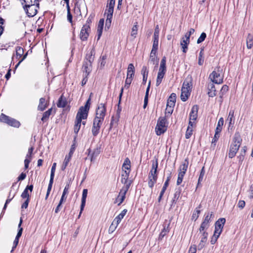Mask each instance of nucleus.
<instances>
[{"instance_id": "2", "label": "nucleus", "mask_w": 253, "mask_h": 253, "mask_svg": "<svg viewBox=\"0 0 253 253\" xmlns=\"http://www.w3.org/2000/svg\"><path fill=\"white\" fill-rule=\"evenodd\" d=\"M192 86V78L191 76H188L184 80L181 88L180 95L181 99L183 101L187 100L190 94Z\"/></svg>"}, {"instance_id": "55", "label": "nucleus", "mask_w": 253, "mask_h": 253, "mask_svg": "<svg viewBox=\"0 0 253 253\" xmlns=\"http://www.w3.org/2000/svg\"><path fill=\"white\" fill-rule=\"evenodd\" d=\"M206 36H207V35L205 33H204V32L202 33L197 40V43L199 44V43H200L202 42H203L205 40Z\"/></svg>"}, {"instance_id": "31", "label": "nucleus", "mask_w": 253, "mask_h": 253, "mask_svg": "<svg viewBox=\"0 0 253 253\" xmlns=\"http://www.w3.org/2000/svg\"><path fill=\"white\" fill-rule=\"evenodd\" d=\"M158 176H152V175H148V186L150 188H152L155 183L156 182L157 180Z\"/></svg>"}, {"instance_id": "52", "label": "nucleus", "mask_w": 253, "mask_h": 253, "mask_svg": "<svg viewBox=\"0 0 253 253\" xmlns=\"http://www.w3.org/2000/svg\"><path fill=\"white\" fill-rule=\"evenodd\" d=\"M185 174L182 172H179L178 175V178L176 182V184L177 185H180L182 182L183 178Z\"/></svg>"}, {"instance_id": "16", "label": "nucleus", "mask_w": 253, "mask_h": 253, "mask_svg": "<svg viewBox=\"0 0 253 253\" xmlns=\"http://www.w3.org/2000/svg\"><path fill=\"white\" fill-rule=\"evenodd\" d=\"M129 175V171H122L121 174V182L124 184V186H128V189L129 188V187L131 184V181L130 180L128 181V178Z\"/></svg>"}, {"instance_id": "22", "label": "nucleus", "mask_w": 253, "mask_h": 253, "mask_svg": "<svg viewBox=\"0 0 253 253\" xmlns=\"http://www.w3.org/2000/svg\"><path fill=\"white\" fill-rule=\"evenodd\" d=\"M88 155H90V161L93 162L94 161L96 158L98 156V155L100 153V148H97L95 149L92 153H91V150L89 149H88Z\"/></svg>"}, {"instance_id": "37", "label": "nucleus", "mask_w": 253, "mask_h": 253, "mask_svg": "<svg viewBox=\"0 0 253 253\" xmlns=\"http://www.w3.org/2000/svg\"><path fill=\"white\" fill-rule=\"evenodd\" d=\"M155 130L157 135H160L161 134L164 133L166 131V127L164 126L161 127L160 126L157 125Z\"/></svg>"}, {"instance_id": "13", "label": "nucleus", "mask_w": 253, "mask_h": 253, "mask_svg": "<svg viewBox=\"0 0 253 253\" xmlns=\"http://www.w3.org/2000/svg\"><path fill=\"white\" fill-rule=\"evenodd\" d=\"M225 223V219L224 218H219L215 223V230L214 232L220 235Z\"/></svg>"}, {"instance_id": "56", "label": "nucleus", "mask_w": 253, "mask_h": 253, "mask_svg": "<svg viewBox=\"0 0 253 253\" xmlns=\"http://www.w3.org/2000/svg\"><path fill=\"white\" fill-rule=\"evenodd\" d=\"M137 25L136 24L134 25L131 29V36L135 37L136 35L137 34Z\"/></svg>"}, {"instance_id": "64", "label": "nucleus", "mask_w": 253, "mask_h": 253, "mask_svg": "<svg viewBox=\"0 0 253 253\" xmlns=\"http://www.w3.org/2000/svg\"><path fill=\"white\" fill-rule=\"evenodd\" d=\"M168 232V230L165 228L161 231L159 235V239H162Z\"/></svg>"}, {"instance_id": "34", "label": "nucleus", "mask_w": 253, "mask_h": 253, "mask_svg": "<svg viewBox=\"0 0 253 253\" xmlns=\"http://www.w3.org/2000/svg\"><path fill=\"white\" fill-rule=\"evenodd\" d=\"M150 85H151V81H150L148 83V86L146 89L145 95V97H144V105H143L144 108H146V107L148 104V93H149V89L150 88Z\"/></svg>"}, {"instance_id": "43", "label": "nucleus", "mask_w": 253, "mask_h": 253, "mask_svg": "<svg viewBox=\"0 0 253 253\" xmlns=\"http://www.w3.org/2000/svg\"><path fill=\"white\" fill-rule=\"evenodd\" d=\"M213 218V215L212 214V212H209L205 215V217L204 219V221H206V222L210 223V222L211 220V219Z\"/></svg>"}, {"instance_id": "35", "label": "nucleus", "mask_w": 253, "mask_h": 253, "mask_svg": "<svg viewBox=\"0 0 253 253\" xmlns=\"http://www.w3.org/2000/svg\"><path fill=\"white\" fill-rule=\"evenodd\" d=\"M126 210H124L117 217L115 218L114 220H115V221L117 222V223H118L119 224L121 220L124 218V217L126 215Z\"/></svg>"}, {"instance_id": "45", "label": "nucleus", "mask_w": 253, "mask_h": 253, "mask_svg": "<svg viewBox=\"0 0 253 253\" xmlns=\"http://www.w3.org/2000/svg\"><path fill=\"white\" fill-rule=\"evenodd\" d=\"M51 112H52V108H50V109H48L47 111H46V112H45L43 114L42 117V121H46L49 118V116L50 115V114L51 113Z\"/></svg>"}, {"instance_id": "57", "label": "nucleus", "mask_w": 253, "mask_h": 253, "mask_svg": "<svg viewBox=\"0 0 253 253\" xmlns=\"http://www.w3.org/2000/svg\"><path fill=\"white\" fill-rule=\"evenodd\" d=\"M74 13L76 15L82 16V12L81 11V6L80 5H76L74 8Z\"/></svg>"}, {"instance_id": "8", "label": "nucleus", "mask_w": 253, "mask_h": 253, "mask_svg": "<svg viewBox=\"0 0 253 253\" xmlns=\"http://www.w3.org/2000/svg\"><path fill=\"white\" fill-rule=\"evenodd\" d=\"M103 122V120L96 118L94 119L93 126L91 129V131L93 136H95L99 133L101 126Z\"/></svg>"}, {"instance_id": "14", "label": "nucleus", "mask_w": 253, "mask_h": 253, "mask_svg": "<svg viewBox=\"0 0 253 253\" xmlns=\"http://www.w3.org/2000/svg\"><path fill=\"white\" fill-rule=\"evenodd\" d=\"M210 78L212 83L220 84L222 83V77L219 73L213 71L210 75Z\"/></svg>"}, {"instance_id": "36", "label": "nucleus", "mask_w": 253, "mask_h": 253, "mask_svg": "<svg viewBox=\"0 0 253 253\" xmlns=\"http://www.w3.org/2000/svg\"><path fill=\"white\" fill-rule=\"evenodd\" d=\"M210 226V223L206 222V221H203L199 229V232H207V230Z\"/></svg>"}, {"instance_id": "17", "label": "nucleus", "mask_w": 253, "mask_h": 253, "mask_svg": "<svg viewBox=\"0 0 253 253\" xmlns=\"http://www.w3.org/2000/svg\"><path fill=\"white\" fill-rule=\"evenodd\" d=\"M190 43V38L184 35L180 40V45L181 46L182 51L184 53L187 52L188 45Z\"/></svg>"}, {"instance_id": "61", "label": "nucleus", "mask_w": 253, "mask_h": 253, "mask_svg": "<svg viewBox=\"0 0 253 253\" xmlns=\"http://www.w3.org/2000/svg\"><path fill=\"white\" fill-rule=\"evenodd\" d=\"M112 18L106 17L105 28L109 29L111 26Z\"/></svg>"}, {"instance_id": "21", "label": "nucleus", "mask_w": 253, "mask_h": 253, "mask_svg": "<svg viewBox=\"0 0 253 253\" xmlns=\"http://www.w3.org/2000/svg\"><path fill=\"white\" fill-rule=\"evenodd\" d=\"M208 92L209 97H213L216 95V90L213 83H209L208 85Z\"/></svg>"}, {"instance_id": "48", "label": "nucleus", "mask_w": 253, "mask_h": 253, "mask_svg": "<svg viewBox=\"0 0 253 253\" xmlns=\"http://www.w3.org/2000/svg\"><path fill=\"white\" fill-rule=\"evenodd\" d=\"M180 192L179 191H176L175 192L173 196V198L172 200V204L171 206H172L173 204L176 203V201L178 199L179 196H180Z\"/></svg>"}, {"instance_id": "5", "label": "nucleus", "mask_w": 253, "mask_h": 253, "mask_svg": "<svg viewBox=\"0 0 253 253\" xmlns=\"http://www.w3.org/2000/svg\"><path fill=\"white\" fill-rule=\"evenodd\" d=\"M39 1L33 4L23 6L24 9L29 17H33L36 15L39 9Z\"/></svg>"}, {"instance_id": "32", "label": "nucleus", "mask_w": 253, "mask_h": 253, "mask_svg": "<svg viewBox=\"0 0 253 253\" xmlns=\"http://www.w3.org/2000/svg\"><path fill=\"white\" fill-rule=\"evenodd\" d=\"M46 102L45 99L44 98H41L40 99L39 104L38 105V109L40 111H43L46 108Z\"/></svg>"}, {"instance_id": "28", "label": "nucleus", "mask_w": 253, "mask_h": 253, "mask_svg": "<svg viewBox=\"0 0 253 253\" xmlns=\"http://www.w3.org/2000/svg\"><path fill=\"white\" fill-rule=\"evenodd\" d=\"M176 95L175 93H172V94H171L170 96L169 97L168 100V106H174L176 101Z\"/></svg>"}, {"instance_id": "11", "label": "nucleus", "mask_w": 253, "mask_h": 253, "mask_svg": "<svg viewBox=\"0 0 253 253\" xmlns=\"http://www.w3.org/2000/svg\"><path fill=\"white\" fill-rule=\"evenodd\" d=\"M128 185L126 186H123L121 190H120V192L119 194V195L118 197L116 199V203H118V205H120L124 201L125 197H126V194L128 191Z\"/></svg>"}, {"instance_id": "24", "label": "nucleus", "mask_w": 253, "mask_h": 253, "mask_svg": "<svg viewBox=\"0 0 253 253\" xmlns=\"http://www.w3.org/2000/svg\"><path fill=\"white\" fill-rule=\"evenodd\" d=\"M193 126L194 122H189V125L185 133V138L186 139H189L192 135Z\"/></svg>"}, {"instance_id": "27", "label": "nucleus", "mask_w": 253, "mask_h": 253, "mask_svg": "<svg viewBox=\"0 0 253 253\" xmlns=\"http://www.w3.org/2000/svg\"><path fill=\"white\" fill-rule=\"evenodd\" d=\"M247 47L251 49L253 47V34H249L246 39Z\"/></svg>"}, {"instance_id": "40", "label": "nucleus", "mask_w": 253, "mask_h": 253, "mask_svg": "<svg viewBox=\"0 0 253 253\" xmlns=\"http://www.w3.org/2000/svg\"><path fill=\"white\" fill-rule=\"evenodd\" d=\"M246 152V147H244L243 148H242V149H241V150L240 151V154L238 157V158L239 159V161L240 162L242 163L243 161Z\"/></svg>"}, {"instance_id": "30", "label": "nucleus", "mask_w": 253, "mask_h": 253, "mask_svg": "<svg viewBox=\"0 0 253 253\" xmlns=\"http://www.w3.org/2000/svg\"><path fill=\"white\" fill-rule=\"evenodd\" d=\"M189 162L187 159H185L183 163L180 166L179 172L185 174L187 171Z\"/></svg>"}, {"instance_id": "51", "label": "nucleus", "mask_w": 253, "mask_h": 253, "mask_svg": "<svg viewBox=\"0 0 253 253\" xmlns=\"http://www.w3.org/2000/svg\"><path fill=\"white\" fill-rule=\"evenodd\" d=\"M205 173V168H204V167H203L201 170L200 174V175L199 177L198 185H197L198 186L199 185L200 182L203 180Z\"/></svg>"}, {"instance_id": "26", "label": "nucleus", "mask_w": 253, "mask_h": 253, "mask_svg": "<svg viewBox=\"0 0 253 253\" xmlns=\"http://www.w3.org/2000/svg\"><path fill=\"white\" fill-rule=\"evenodd\" d=\"M104 19H100V20L98 22V24L97 30V35H98V38H97L98 40L100 39V38L102 35L103 25H104Z\"/></svg>"}, {"instance_id": "7", "label": "nucleus", "mask_w": 253, "mask_h": 253, "mask_svg": "<svg viewBox=\"0 0 253 253\" xmlns=\"http://www.w3.org/2000/svg\"><path fill=\"white\" fill-rule=\"evenodd\" d=\"M200 242L198 245L199 250L203 249L207 243L208 233L207 232H199Z\"/></svg>"}, {"instance_id": "53", "label": "nucleus", "mask_w": 253, "mask_h": 253, "mask_svg": "<svg viewBox=\"0 0 253 253\" xmlns=\"http://www.w3.org/2000/svg\"><path fill=\"white\" fill-rule=\"evenodd\" d=\"M220 235H218V233H216L215 232H214V234L211 239V243L212 245L214 244L218 237H219Z\"/></svg>"}, {"instance_id": "6", "label": "nucleus", "mask_w": 253, "mask_h": 253, "mask_svg": "<svg viewBox=\"0 0 253 253\" xmlns=\"http://www.w3.org/2000/svg\"><path fill=\"white\" fill-rule=\"evenodd\" d=\"M106 109L104 104L100 103L96 110L95 118L104 120L106 115Z\"/></svg>"}, {"instance_id": "39", "label": "nucleus", "mask_w": 253, "mask_h": 253, "mask_svg": "<svg viewBox=\"0 0 253 253\" xmlns=\"http://www.w3.org/2000/svg\"><path fill=\"white\" fill-rule=\"evenodd\" d=\"M234 111L230 110L227 118V121H229V125H232L234 123Z\"/></svg>"}, {"instance_id": "3", "label": "nucleus", "mask_w": 253, "mask_h": 253, "mask_svg": "<svg viewBox=\"0 0 253 253\" xmlns=\"http://www.w3.org/2000/svg\"><path fill=\"white\" fill-rule=\"evenodd\" d=\"M242 142V139L238 133H236L233 138V142L230 146L228 156L230 158L234 157L238 152Z\"/></svg>"}, {"instance_id": "54", "label": "nucleus", "mask_w": 253, "mask_h": 253, "mask_svg": "<svg viewBox=\"0 0 253 253\" xmlns=\"http://www.w3.org/2000/svg\"><path fill=\"white\" fill-rule=\"evenodd\" d=\"M68 189H69L68 186H66L64 189V191H63V194H62V195L61 196L60 201L63 202V201L66 199V197H65V195L68 193Z\"/></svg>"}, {"instance_id": "1", "label": "nucleus", "mask_w": 253, "mask_h": 253, "mask_svg": "<svg viewBox=\"0 0 253 253\" xmlns=\"http://www.w3.org/2000/svg\"><path fill=\"white\" fill-rule=\"evenodd\" d=\"M90 98H89L84 106H81L77 114L74 129V132L76 134L78 133L81 128L82 120L86 119L87 118L90 105Z\"/></svg>"}, {"instance_id": "18", "label": "nucleus", "mask_w": 253, "mask_h": 253, "mask_svg": "<svg viewBox=\"0 0 253 253\" xmlns=\"http://www.w3.org/2000/svg\"><path fill=\"white\" fill-rule=\"evenodd\" d=\"M198 106L194 105L189 115V122H194L197 119L198 116Z\"/></svg>"}, {"instance_id": "15", "label": "nucleus", "mask_w": 253, "mask_h": 253, "mask_svg": "<svg viewBox=\"0 0 253 253\" xmlns=\"http://www.w3.org/2000/svg\"><path fill=\"white\" fill-rule=\"evenodd\" d=\"M22 222V220L21 219L20 222L18 224V232L17 234L15 237V239L13 242V246L12 247V249L11 252H12L14 251V250L16 248V247L17 246L18 242H19V239L21 236L22 231H23V228L22 227H21Z\"/></svg>"}, {"instance_id": "9", "label": "nucleus", "mask_w": 253, "mask_h": 253, "mask_svg": "<svg viewBox=\"0 0 253 253\" xmlns=\"http://www.w3.org/2000/svg\"><path fill=\"white\" fill-rule=\"evenodd\" d=\"M115 4V0H110L108 2L105 11V14L106 15V17H113Z\"/></svg>"}, {"instance_id": "49", "label": "nucleus", "mask_w": 253, "mask_h": 253, "mask_svg": "<svg viewBox=\"0 0 253 253\" xmlns=\"http://www.w3.org/2000/svg\"><path fill=\"white\" fill-rule=\"evenodd\" d=\"M166 118L165 117H161L159 119L157 125L160 126L161 127H166Z\"/></svg>"}, {"instance_id": "42", "label": "nucleus", "mask_w": 253, "mask_h": 253, "mask_svg": "<svg viewBox=\"0 0 253 253\" xmlns=\"http://www.w3.org/2000/svg\"><path fill=\"white\" fill-rule=\"evenodd\" d=\"M21 4L23 6H27V5L33 4L34 2H37L39 0H19Z\"/></svg>"}, {"instance_id": "63", "label": "nucleus", "mask_w": 253, "mask_h": 253, "mask_svg": "<svg viewBox=\"0 0 253 253\" xmlns=\"http://www.w3.org/2000/svg\"><path fill=\"white\" fill-rule=\"evenodd\" d=\"M149 73L148 69L147 67L143 66L141 70V74L143 76H148Z\"/></svg>"}, {"instance_id": "58", "label": "nucleus", "mask_w": 253, "mask_h": 253, "mask_svg": "<svg viewBox=\"0 0 253 253\" xmlns=\"http://www.w3.org/2000/svg\"><path fill=\"white\" fill-rule=\"evenodd\" d=\"M56 163H54L53 164L51 169V174H50V178H54V173L56 169Z\"/></svg>"}, {"instance_id": "47", "label": "nucleus", "mask_w": 253, "mask_h": 253, "mask_svg": "<svg viewBox=\"0 0 253 253\" xmlns=\"http://www.w3.org/2000/svg\"><path fill=\"white\" fill-rule=\"evenodd\" d=\"M16 53L17 57H21L24 53V49L20 46H17L16 48Z\"/></svg>"}, {"instance_id": "38", "label": "nucleus", "mask_w": 253, "mask_h": 253, "mask_svg": "<svg viewBox=\"0 0 253 253\" xmlns=\"http://www.w3.org/2000/svg\"><path fill=\"white\" fill-rule=\"evenodd\" d=\"M224 124V120L223 118H220L218 122L217 125L215 129V131L220 133L222 130V126Z\"/></svg>"}, {"instance_id": "12", "label": "nucleus", "mask_w": 253, "mask_h": 253, "mask_svg": "<svg viewBox=\"0 0 253 253\" xmlns=\"http://www.w3.org/2000/svg\"><path fill=\"white\" fill-rule=\"evenodd\" d=\"M166 72V57H163L161 60L157 76L164 78Z\"/></svg>"}, {"instance_id": "50", "label": "nucleus", "mask_w": 253, "mask_h": 253, "mask_svg": "<svg viewBox=\"0 0 253 253\" xmlns=\"http://www.w3.org/2000/svg\"><path fill=\"white\" fill-rule=\"evenodd\" d=\"M150 63H152L153 64H155V67H157L158 65V59L156 57H153L152 56H150L149 61Z\"/></svg>"}, {"instance_id": "46", "label": "nucleus", "mask_w": 253, "mask_h": 253, "mask_svg": "<svg viewBox=\"0 0 253 253\" xmlns=\"http://www.w3.org/2000/svg\"><path fill=\"white\" fill-rule=\"evenodd\" d=\"M203 49H202L199 53V59H198V64L199 65H202L204 62V58L203 57Z\"/></svg>"}, {"instance_id": "23", "label": "nucleus", "mask_w": 253, "mask_h": 253, "mask_svg": "<svg viewBox=\"0 0 253 253\" xmlns=\"http://www.w3.org/2000/svg\"><path fill=\"white\" fill-rule=\"evenodd\" d=\"M130 161L128 158L125 159L123 165L122 166V171H130Z\"/></svg>"}, {"instance_id": "29", "label": "nucleus", "mask_w": 253, "mask_h": 253, "mask_svg": "<svg viewBox=\"0 0 253 253\" xmlns=\"http://www.w3.org/2000/svg\"><path fill=\"white\" fill-rule=\"evenodd\" d=\"M158 162L157 161L156 162H153L152 165V169L150 170L149 175L153 176H158L157 173V168H158Z\"/></svg>"}, {"instance_id": "25", "label": "nucleus", "mask_w": 253, "mask_h": 253, "mask_svg": "<svg viewBox=\"0 0 253 253\" xmlns=\"http://www.w3.org/2000/svg\"><path fill=\"white\" fill-rule=\"evenodd\" d=\"M134 75V67L132 63H130L127 68V77L130 78V79H132L133 76Z\"/></svg>"}, {"instance_id": "59", "label": "nucleus", "mask_w": 253, "mask_h": 253, "mask_svg": "<svg viewBox=\"0 0 253 253\" xmlns=\"http://www.w3.org/2000/svg\"><path fill=\"white\" fill-rule=\"evenodd\" d=\"M69 162L70 161L68 160V159L65 158L62 166L61 167L62 170H64L65 169Z\"/></svg>"}, {"instance_id": "60", "label": "nucleus", "mask_w": 253, "mask_h": 253, "mask_svg": "<svg viewBox=\"0 0 253 253\" xmlns=\"http://www.w3.org/2000/svg\"><path fill=\"white\" fill-rule=\"evenodd\" d=\"M132 80V79H130L129 77L126 78V80L125 84L124 87L126 88H128L130 84L131 83Z\"/></svg>"}, {"instance_id": "4", "label": "nucleus", "mask_w": 253, "mask_h": 253, "mask_svg": "<svg viewBox=\"0 0 253 253\" xmlns=\"http://www.w3.org/2000/svg\"><path fill=\"white\" fill-rule=\"evenodd\" d=\"M0 122L16 128H18L21 125L20 123L18 121L3 113H1L0 115Z\"/></svg>"}, {"instance_id": "20", "label": "nucleus", "mask_w": 253, "mask_h": 253, "mask_svg": "<svg viewBox=\"0 0 253 253\" xmlns=\"http://www.w3.org/2000/svg\"><path fill=\"white\" fill-rule=\"evenodd\" d=\"M87 195V189H84L83 191L82 197V203L81 205V210L79 214V216L81 214L84 206L85 205L86 198Z\"/></svg>"}, {"instance_id": "41", "label": "nucleus", "mask_w": 253, "mask_h": 253, "mask_svg": "<svg viewBox=\"0 0 253 253\" xmlns=\"http://www.w3.org/2000/svg\"><path fill=\"white\" fill-rule=\"evenodd\" d=\"M119 225L118 223L113 220L111 225L109 228V233H112L116 229L117 227Z\"/></svg>"}, {"instance_id": "33", "label": "nucleus", "mask_w": 253, "mask_h": 253, "mask_svg": "<svg viewBox=\"0 0 253 253\" xmlns=\"http://www.w3.org/2000/svg\"><path fill=\"white\" fill-rule=\"evenodd\" d=\"M67 104V101L65 98L63 97V95H61L59 98L57 105L58 107L63 108L66 106Z\"/></svg>"}, {"instance_id": "10", "label": "nucleus", "mask_w": 253, "mask_h": 253, "mask_svg": "<svg viewBox=\"0 0 253 253\" xmlns=\"http://www.w3.org/2000/svg\"><path fill=\"white\" fill-rule=\"evenodd\" d=\"M90 31V26L88 23H86L82 27L80 37L82 41H86L89 36V32Z\"/></svg>"}, {"instance_id": "62", "label": "nucleus", "mask_w": 253, "mask_h": 253, "mask_svg": "<svg viewBox=\"0 0 253 253\" xmlns=\"http://www.w3.org/2000/svg\"><path fill=\"white\" fill-rule=\"evenodd\" d=\"M21 197L22 198H27V199L29 200V194H28V191L27 189H25L24 191L21 194Z\"/></svg>"}, {"instance_id": "44", "label": "nucleus", "mask_w": 253, "mask_h": 253, "mask_svg": "<svg viewBox=\"0 0 253 253\" xmlns=\"http://www.w3.org/2000/svg\"><path fill=\"white\" fill-rule=\"evenodd\" d=\"M173 107L171 106H168L167 105V107L165 111V116L166 117L169 116L173 112Z\"/></svg>"}, {"instance_id": "19", "label": "nucleus", "mask_w": 253, "mask_h": 253, "mask_svg": "<svg viewBox=\"0 0 253 253\" xmlns=\"http://www.w3.org/2000/svg\"><path fill=\"white\" fill-rule=\"evenodd\" d=\"M83 76L87 77L91 70V60L89 59L88 61L85 62L83 65Z\"/></svg>"}]
</instances>
